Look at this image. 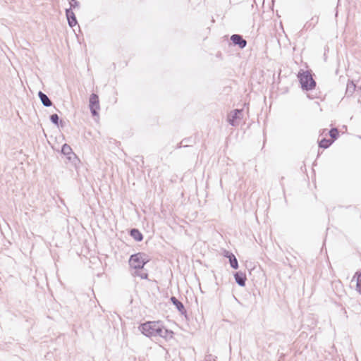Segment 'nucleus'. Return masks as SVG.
I'll return each instance as SVG.
<instances>
[{
    "label": "nucleus",
    "instance_id": "nucleus-1",
    "mask_svg": "<svg viewBox=\"0 0 361 361\" xmlns=\"http://www.w3.org/2000/svg\"><path fill=\"white\" fill-rule=\"evenodd\" d=\"M141 332L148 337L159 336L164 338L173 337V331L166 329L161 322H147L139 326Z\"/></svg>",
    "mask_w": 361,
    "mask_h": 361
},
{
    "label": "nucleus",
    "instance_id": "nucleus-2",
    "mask_svg": "<svg viewBox=\"0 0 361 361\" xmlns=\"http://www.w3.org/2000/svg\"><path fill=\"white\" fill-rule=\"evenodd\" d=\"M298 78L301 84V87L305 90H311L316 86V82L309 71H303L298 73Z\"/></svg>",
    "mask_w": 361,
    "mask_h": 361
},
{
    "label": "nucleus",
    "instance_id": "nucleus-3",
    "mask_svg": "<svg viewBox=\"0 0 361 361\" xmlns=\"http://www.w3.org/2000/svg\"><path fill=\"white\" fill-rule=\"evenodd\" d=\"M147 262V255L144 253L138 252L130 256L129 264L134 269H142Z\"/></svg>",
    "mask_w": 361,
    "mask_h": 361
},
{
    "label": "nucleus",
    "instance_id": "nucleus-4",
    "mask_svg": "<svg viewBox=\"0 0 361 361\" xmlns=\"http://www.w3.org/2000/svg\"><path fill=\"white\" fill-rule=\"evenodd\" d=\"M90 109L92 116H97L99 109V101L97 94L92 93L90 97Z\"/></svg>",
    "mask_w": 361,
    "mask_h": 361
},
{
    "label": "nucleus",
    "instance_id": "nucleus-5",
    "mask_svg": "<svg viewBox=\"0 0 361 361\" xmlns=\"http://www.w3.org/2000/svg\"><path fill=\"white\" fill-rule=\"evenodd\" d=\"M231 40L235 45H238L240 49H243L247 45V41L240 35L234 34L231 37Z\"/></svg>",
    "mask_w": 361,
    "mask_h": 361
},
{
    "label": "nucleus",
    "instance_id": "nucleus-6",
    "mask_svg": "<svg viewBox=\"0 0 361 361\" xmlns=\"http://www.w3.org/2000/svg\"><path fill=\"white\" fill-rule=\"evenodd\" d=\"M66 16L70 27H73L78 23L75 15L71 8L66 9Z\"/></svg>",
    "mask_w": 361,
    "mask_h": 361
},
{
    "label": "nucleus",
    "instance_id": "nucleus-7",
    "mask_svg": "<svg viewBox=\"0 0 361 361\" xmlns=\"http://www.w3.org/2000/svg\"><path fill=\"white\" fill-rule=\"evenodd\" d=\"M234 278L235 282L240 286H245V282H246V275L245 273H243L241 271H237L234 274Z\"/></svg>",
    "mask_w": 361,
    "mask_h": 361
},
{
    "label": "nucleus",
    "instance_id": "nucleus-8",
    "mask_svg": "<svg viewBox=\"0 0 361 361\" xmlns=\"http://www.w3.org/2000/svg\"><path fill=\"white\" fill-rule=\"evenodd\" d=\"M241 113H242V110L235 109L228 116V123L232 126H235L237 125L235 121L240 118V115L241 114Z\"/></svg>",
    "mask_w": 361,
    "mask_h": 361
},
{
    "label": "nucleus",
    "instance_id": "nucleus-9",
    "mask_svg": "<svg viewBox=\"0 0 361 361\" xmlns=\"http://www.w3.org/2000/svg\"><path fill=\"white\" fill-rule=\"evenodd\" d=\"M39 98L42 103V104L46 107H49L52 106V102L50 100V99L48 97V96L44 94V92L39 91L38 92Z\"/></svg>",
    "mask_w": 361,
    "mask_h": 361
},
{
    "label": "nucleus",
    "instance_id": "nucleus-10",
    "mask_svg": "<svg viewBox=\"0 0 361 361\" xmlns=\"http://www.w3.org/2000/svg\"><path fill=\"white\" fill-rule=\"evenodd\" d=\"M170 300H171V302L176 306L177 310L182 314H183L186 312V310L185 309L183 304L180 300H178L176 297L172 296Z\"/></svg>",
    "mask_w": 361,
    "mask_h": 361
},
{
    "label": "nucleus",
    "instance_id": "nucleus-11",
    "mask_svg": "<svg viewBox=\"0 0 361 361\" xmlns=\"http://www.w3.org/2000/svg\"><path fill=\"white\" fill-rule=\"evenodd\" d=\"M225 257L228 258L229 262H230V265H231V267L233 269H237L238 268V260H237L236 257H235V255L233 253L227 252L226 254L225 255Z\"/></svg>",
    "mask_w": 361,
    "mask_h": 361
},
{
    "label": "nucleus",
    "instance_id": "nucleus-12",
    "mask_svg": "<svg viewBox=\"0 0 361 361\" xmlns=\"http://www.w3.org/2000/svg\"><path fill=\"white\" fill-rule=\"evenodd\" d=\"M130 235L132 238H133L136 241H141L143 239L142 234L140 232V231L137 228H132L130 231Z\"/></svg>",
    "mask_w": 361,
    "mask_h": 361
},
{
    "label": "nucleus",
    "instance_id": "nucleus-13",
    "mask_svg": "<svg viewBox=\"0 0 361 361\" xmlns=\"http://www.w3.org/2000/svg\"><path fill=\"white\" fill-rule=\"evenodd\" d=\"M356 89V85L353 81H349L346 85L345 94L347 96H351L354 93Z\"/></svg>",
    "mask_w": 361,
    "mask_h": 361
},
{
    "label": "nucleus",
    "instance_id": "nucleus-14",
    "mask_svg": "<svg viewBox=\"0 0 361 361\" xmlns=\"http://www.w3.org/2000/svg\"><path fill=\"white\" fill-rule=\"evenodd\" d=\"M61 152L65 154V155H68L69 157H68V159H71V157L70 155L71 154H73L75 155L74 153H73L72 152V149L71 147L68 145V144H64L63 146H62V149H61Z\"/></svg>",
    "mask_w": 361,
    "mask_h": 361
},
{
    "label": "nucleus",
    "instance_id": "nucleus-15",
    "mask_svg": "<svg viewBox=\"0 0 361 361\" xmlns=\"http://www.w3.org/2000/svg\"><path fill=\"white\" fill-rule=\"evenodd\" d=\"M333 140L330 139L323 138L319 142V146L321 148L326 149L333 143Z\"/></svg>",
    "mask_w": 361,
    "mask_h": 361
},
{
    "label": "nucleus",
    "instance_id": "nucleus-16",
    "mask_svg": "<svg viewBox=\"0 0 361 361\" xmlns=\"http://www.w3.org/2000/svg\"><path fill=\"white\" fill-rule=\"evenodd\" d=\"M355 277L357 278L356 290L360 294H361V272L357 271L353 276V279Z\"/></svg>",
    "mask_w": 361,
    "mask_h": 361
},
{
    "label": "nucleus",
    "instance_id": "nucleus-17",
    "mask_svg": "<svg viewBox=\"0 0 361 361\" xmlns=\"http://www.w3.org/2000/svg\"><path fill=\"white\" fill-rule=\"evenodd\" d=\"M133 275L135 276H139L142 279H147L148 277V274L143 271L142 269H135Z\"/></svg>",
    "mask_w": 361,
    "mask_h": 361
},
{
    "label": "nucleus",
    "instance_id": "nucleus-18",
    "mask_svg": "<svg viewBox=\"0 0 361 361\" xmlns=\"http://www.w3.org/2000/svg\"><path fill=\"white\" fill-rule=\"evenodd\" d=\"M329 135L331 137L330 140H333V142H334V140H336L338 138V135H339L338 130L336 128H331L329 130Z\"/></svg>",
    "mask_w": 361,
    "mask_h": 361
},
{
    "label": "nucleus",
    "instance_id": "nucleus-19",
    "mask_svg": "<svg viewBox=\"0 0 361 361\" xmlns=\"http://www.w3.org/2000/svg\"><path fill=\"white\" fill-rule=\"evenodd\" d=\"M318 21H319V16H313L310 21L309 23H307V24L305 25V27H307V28H309L310 27H314L316 24L318 23Z\"/></svg>",
    "mask_w": 361,
    "mask_h": 361
},
{
    "label": "nucleus",
    "instance_id": "nucleus-20",
    "mask_svg": "<svg viewBox=\"0 0 361 361\" xmlns=\"http://www.w3.org/2000/svg\"><path fill=\"white\" fill-rule=\"evenodd\" d=\"M50 121L55 125L59 126V117L56 114L50 116Z\"/></svg>",
    "mask_w": 361,
    "mask_h": 361
},
{
    "label": "nucleus",
    "instance_id": "nucleus-21",
    "mask_svg": "<svg viewBox=\"0 0 361 361\" xmlns=\"http://www.w3.org/2000/svg\"><path fill=\"white\" fill-rule=\"evenodd\" d=\"M70 5H71V8L72 9L73 8L78 7L79 2L77 0H71Z\"/></svg>",
    "mask_w": 361,
    "mask_h": 361
},
{
    "label": "nucleus",
    "instance_id": "nucleus-22",
    "mask_svg": "<svg viewBox=\"0 0 361 361\" xmlns=\"http://www.w3.org/2000/svg\"><path fill=\"white\" fill-rule=\"evenodd\" d=\"M185 141H186V139L183 140L181 141V142H180V145H181V144H183V146H184V147L188 146V145L185 144Z\"/></svg>",
    "mask_w": 361,
    "mask_h": 361
},
{
    "label": "nucleus",
    "instance_id": "nucleus-23",
    "mask_svg": "<svg viewBox=\"0 0 361 361\" xmlns=\"http://www.w3.org/2000/svg\"><path fill=\"white\" fill-rule=\"evenodd\" d=\"M60 123H61V126H63V121H60Z\"/></svg>",
    "mask_w": 361,
    "mask_h": 361
}]
</instances>
